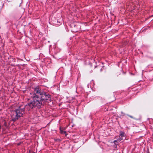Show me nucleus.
I'll return each instance as SVG.
<instances>
[{
  "instance_id": "f03ea898",
  "label": "nucleus",
  "mask_w": 153,
  "mask_h": 153,
  "mask_svg": "<svg viewBox=\"0 0 153 153\" xmlns=\"http://www.w3.org/2000/svg\"><path fill=\"white\" fill-rule=\"evenodd\" d=\"M24 114L25 111L24 108H21L20 107H19L18 109L11 112V116L12 120L15 121Z\"/></svg>"
},
{
  "instance_id": "423d86ee",
  "label": "nucleus",
  "mask_w": 153,
  "mask_h": 153,
  "mask_svg": "<svg viewBox=\"0 0 153 153\" xmlns=\"http://www.w3.org/2000/svg\"><path fill=\"white\" fill-rule=\"evenodd\" d=\"M122 140V139L121 138H119L118 139V140L119 141H120Z\"/></svg>"
},
{
  "instance_id": "20e7f679",
  "label": "nucleus",
  "mask_w": 153,
  "mask_h": 153,
  "mask_svg": "<svg viewBox=\"0 0 153 153\" xmlns=\"http://www.w3.org/2000/svg\"><path fill=\"white\" fill-rule=\"evenodd\" d=\"M124 134L123 132L121 131L120 132V135L121 137L124 136Z\"/></svg>"
},
{
  "instance_id": "f257e3e1",
  "label": "nucleus",
  "mask_w": 153,
  "mask_h": 153,
  "mask_svg": "<svg viewBox=\"0 0 153 153\" xmlns=\"http://www.w3.org/2000/svg\"><path fill=\"white\" fill-rule=\"evenodd\" d=\"M34 94H31V97L33 98V101L26 105L25 108H29V110L35 106H40L43 104L45 101L50 98V96H47L44 92L41 91L39 88L34 90Z\"/></svg>"
},
{
  "instance_id": "7ed1b4c3",
  "label": "nucleus",
  "mask_w": 153,
  "mask_h": 153,
  "mask_svg": "<svg viewBox=\"0 0 153 153\" xmlns=\"http://www.w3.org/2000/svg\"><path fill=\"white\" fill-rule=\"evenodd\" d=\"M60 133L62 134H64L65 135V136H66L67 134L66 133V132L65 131H64L63 130H62L61 129H60Z\"/></svg>"
},
{
  "instance_id": "0eeeda50",
  "label": "nucleus",
  "mask_w": 153,
  "mask_h": 153,
  "mask_svg": "<svg viewBox=\"0 0 153 153\" xmlns=\"http://www.w3.org/2000/svg\"><path fill=\"white\" fill-rule=\"evenodd\" d=\"M10 0H7L8 1H10Z\"/></svg>"
},
{
  "instance_id": "39448f33",
  "label": "nucleus",
  "mask_w": 153,
  "mask_h": 153,
  "mask_svg": "<svg viewBox=\"0 0 153 153\" xmlns=\"http://www.w3.org/2000/svg\"><path fill=\"white\" fill-rule=\"evenodd\" d=\"M114 143L116 145H117V142L116 140L114 141Z\"/></svg>"
}]
</instances>
